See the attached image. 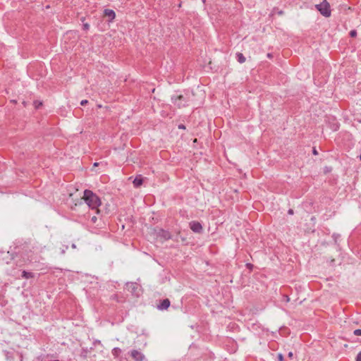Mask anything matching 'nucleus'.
I'll list each match as a JSON object with an SVG mask.
<instances>
[{
	"mask_svg": "<svg viewBox=\"0 0 361 361\" xmlns=\"http://www.w3.org/2000/svg\"><path fill=\"white\" fill-rule=\"evenodd\" d=\"M316 8L323 16L329 17L331 16L330 4L326 0H324L319 4H317Z\"/></svg>",
	"mask_w": 361,
	"mask_h": 361,
	"instance_id": "nucleus-3",
	"label": "nucleus"
},
{
	"mask_svg": "<svg viewBox=\"0 0 361 361\" xmlns=\"http://www.w3.org/2000/svg\"><path fill=\"white\" fill-rule=\"evenodd\" d=\"M353 334L355 336H361V329H355L354 331Z\"/></svg>",
	"mask_w": 361,
	"mask_h": 361,
	"instance_id": "nucleus-15",
	"label": "nucleus"
},
{
	"mask_svg": "<svg viewBox=\"0 0 361 361\" xmlns=\"http://www.w3.org/2000/svg\"><path fill=\"white\" fill-rule=\"evenodd\" d=\"M272 56H273L272 54H271V53L267 54V57L271 58Z\"/></svg>",
	"mask_w": 361,
	"mask_h": 361,
	"instance_id": "nucleus-26",
	"label": "nucleus"
},
{
	"mask_svg": "<svg viewBox=\"0 0 361 361\" xmlns=\"http://www.w3.org/2000/svg\"><path fill=\"white\" fill-rule=\"evenodd\" d=\"M293 352H289V353H288V357L289 358H292V357H293Z\"/></svg>",
	"mask_w": 361,
	"mask_h": 361,
	"instance_id": "nucleus-23",
	"label": "nucleus"
},
{
	"mask_svg": "<svg viewBox=\"0 0 361 361\" xmlns=\"http://www.w3.org/2000/svg\"><path fill=\"white\" fill-rule=\"evenodd\" d=\"M247 265L248 266V267H252V265L251 264H247Z\"/></svg>",
	"mask_w": 361,
	"mask_h": 361,
	"instance_id": "nucleus-28",
	"label": "nucleus"
},
{
	"mask_svg": "<svg viewBox=\"0 0 361 361\" xmlns=\"http://www.w3.org/2000/svg\"><path fill=\"white\" fill-rule=\"evenodd\" d=\"M128 354L134 360V361H144L145 360V355L138 350H132Z\"/></svg>",
	"mask_w": 361,
	"mask_h": 361,
	"instance_id": "nucleus-4",
	"label": "nucleus"
},
{
	"mask_svg": "<svg viewBox=\"0 0 361 361\" xmlns=\"http://www.w3.org/2000/svg\"><path fill=\"white\" fill-rule=\"evenodd\" d=\"M190 94L186 92L184 94H173L171 97L172 103L178 108H182L189 104Z\"/></svg>",
	"mask_w": 361,
	"mask_h": 361,
	"instance_id": "nucleus-2",
	"label": "nucleus"
},
{
	"mask_svg": "<svg viewBox=\"0 0 361 361\" xmlns=\"http://www.w3.org/2000/svg\"><path fill=\"white\" fill-rule=\"evenodd\" d=\"M35 276V274L32 272L27 271H23L22 272V277L24 279H31Z\"/></svg>",
	"mask_w": 361,
	"mask_h": 361,
	"instance_id": "nucleus-11",
	"label": "nucleus"
},
{
	"mask_svg": "<svg viewBox=\"0 0 361 361\" xmlns=\"http://www.w3.org/2000/svg\"><path fill=\"white\" fill-rule=\"evenodd\" d=\"M332 237L334 239L335 243H336L337 242V239L340 237V235L334 233Z\"/></svg>",
	"mask_w": 361,
	"mask_h": 361,
	"instance_id": "nucleus-18",
	"label": "nucleus"
},
{
	"mask_svg": "<svg viewBox=\"0 0 361 361\" xmlns=\"http://www.w3.org/2000/svg\"><path fill=\"white\" fill-rule=\"evenodd\" d=\"M171 302L168 298L164 299L161 300L159 305H158L157 308L160 310H167L170 306Z\"/></svg>",
	"mask_w": 361,
	"mask_h": 361,
	"instance_id": "nucleus-7",
	"label": "nucleus"
},
{
	"mask_svg": "<svg viewBox=\"0 0 361 361\" xmlns=\"http://www.w3.org/2000/svg\"><path fill=\"white\" fill-rule=\"evenodd\" d=\"M356 361H361V351L357 354Z\"/></svg>",
	"mask_w": 361,
	"mask_h": 361,
	"instance_id": "nucleus-20",
	"label": "nucleus"
},
{
	"mask_svg": "<svg viewBox=\"0 0 361 361\" xmlns=\"http://www.w3.org/2000/svg\"><path fill=\"white\" fill-rule=\"evenodd\" d=\"M350 36L351 37H354L355 36H357V31L355 30H352L350 32Z\"/></svg>",
	"mask_w": 361,
	"mask_h": 361,
	"instance_id": "nucleus-14",
	"label": "nucleus"
},
{
	"mask_svg": "<svg viewBox=\"0 0 361 361\" xmlns=\"http://www.w3.org/2000/svg\"><path fill=\"white\" fill-rule=\"evenodd\" d=\"M35 105V108L36 109H38L40 106L42 105V103L41 102H38V101H35L34 102Z\"/></svg>",
	"mask_w": 361,
	"mask_h": 361,
	"instance_id": "nucleus-16",
	"label": "nucleus"
},
{
	"mask_svg": "<svg viewBox=\"0 0 361 361\" xmlns=\"http://www.w3.org/2000/svg\"><path fill=\"white\" fill-rule=\"evenodd\" d=\"M85 202L91 209H95L99 213L98 207L101 205L100 198L90 190H85L82 197Z\"/></svg>",
	"mask_w": 361,
	"mask_h": 361,
	"instance_id": "nucleus-1",
	"label": "nucleus"
},
{
	"mask_svg": "<svg viewBox=\"0 0 361 361\" xmlns=\"http://www.w3.org/2000/svg\"><path fill=\"white\" fill-rule=\"evenodd\" d=\"M97 219L95 216H92V219L91 221L93 222V223H95L97 221Z\"/></svg>",
	"mask_w": 361,
	"mask_h": 361,
	"instance_id": "nucleus-22",
	"label": "nucleus"
},
{
	"mask_svg": "<svg viewBox=\"0 0 361 361\" xmlns=\"http://www.w3.org/2000/svg\"><path fill=\"white\" fill-rule=\"evenodd\" d=\"M288 214H293V210L292 209H288Z\"/></svg>",
	"mask_w": 361,
	"mask_h": 361,
	"instance_id": "nucleus-25",
	"label": "nucleus"
},
{
	"mask_svg": "<svg viewBox=\"0 0 361 361\" xmlns=\"http://www.w3.org/2000/svg\"><path fill=\"white\" fill-rule=\"evenodd\" d=\"M74 35V33L73 32H68L66 33V35L68 36V37H71V35Z\"/></svg>",
	"mask_w": 361,
	"mask_h": 361,
	"instance_id": "nucleus-24",
	"label": "nucleus"
},
{
	"mask_svg": "<svg viewBox=\"0 0 361 361\" xmlns=\"http://www.w3.org/2000/svg\"><path fill=\"white\" fill-rule=\"evenodd\" d=\"M121 352H122V350L121 348L116 347V348H113L111 353H112L113 356L114 357V358H118L120 356Z\"/></svg>",
	"mask_w": 361,
	"mask_h": 361,
	"instance_id": "nucleus-10",
	"label": "nucleus"
},
{
	"mask_svg": "<svg viewBox=\"0 0 361 361\" xmlns=\"http://www.w3.org/2000/svg\"><path fill=\"white\" fill-rule=\"evenodd\" d=\"M81 21L82 22V30L87 31L90 29V25L87 23H85V18H82Z\"/></svg>",
	"mask_w": 361,
	"mask_h": 361,
	"instance_id": "nucleus-13",
	"label": "nucleus"
},
{
	"mask_svg": "<svg viewBox=\"0 0 361 361\" xmlns=\"http://www.w3.org/2000/svg\"><path fill=\"white\" fill-rule=\"evenodd\" d=\"M235 55H236L237 61L240 63H243L245 61V57L243 56V54L242 53L238 52V53H236Z\"/></svg>",
	"mask_w": 361,
	"mask_h": 361,
	"instance_id": "nucleus-12",
	"label": "nucleus"
},
{
	"mask_svg": "<svg viewBox=\"0 0 361 361\" xmlns=\"http://www.w3.org/2000/svg\"><path fill=\"white\" fill-rule=\"evenodd\" d=\"M313 154H317V152L315 149H313Z\"/></svg>",
	"mask_w": 361,
	"mask_h": 361,
	"instance_id": "nucleus-27",
	"label": "nucleus"
},
{
	"mask_svg": "<svg viewBox=\"0 0 361 361\" xmlns=\"http://www.w3.org/2000/svg\"><path fill=\"white\" fill-rule=\"evenodd\" d=\"M104 14L109 18V21H112L116 18V13L111 9H104Z\"/></svg>",
	"mask_w": 361,
	"mask_h": 361,
	"instance_id": "nucleus-8",
	"label": "nucleus"
},
{
	"mask_svg": "<svg viewBox=\"0 0 361 361\" xmlns=\"http://www.w3.org/2000/svg\"><path fill=\"white\" fill-rule=\"evenodd\" d=\"M190 228L193 232L197 233H201L203 230L202 224L196 221H192L190 223Z\"/></svg>",
	"mask_w": 361,
	"mask_h": 361,
	"instance_id": "nucleus-6",
	"label": "nucleus"
},
{
	"mask_svg": "<svg viewBox=\"0 0 361 361\" xmlns=\"http://www.w3.org/2000/svg\"><path fill=\"white\" fill-rule=\"evenodd\" d=\"M157 236L163 240H168L171 238V233L169 231H166L163 228H159L157 230Z\"/></svg>",
	"mask_w": 361,
	"mask_h": 361,
	"instance_id": "nucleus-5",
	"label": "nucleus"
},
{
	"mask_svg": "<svg viewBox=\"0 0 361 361\" xmlns=\"http://www.w3.org/2000/svg\"><path fill=\"white\" fill-rule=\"evenodd\" d=\"M87 103H88V100H87V99H83V100H82V101L80 102V104H81L82 106L86 105Z\"/></svg>",
	"mask_w": 361,
	"mask_h": 361,
	"instance_id": "nucleus-19",
	"label": "nucleus"
},
{
	"mask_svg": "<svg viewBox=\"0 0 361 361\" xmlns=\"http://www.w3.org/2000/svg\"><path fill=\"white\" fill-rule=\"evenodd\" d=\"M135 188H139L143 183V178L141 175L137 176L133 181Z\"/></svg>",
	"mask_w": 361,
	"mask_h": 361,
	"instance_id": "nucleus-9",
	"label": "nucleus"
},
{
	"mask_svg": "<svg viewBox=\"0 0 361 361\" xmlns=\"http://www.w3.org/2000/svg\"><path fill=\"white\" fill-rule=\"evenodd\" d=\"M178 128L184 130V129H185V126L183 124H180V125H178Z\"/></svg>",
	"mask_w": 361,
	"mask_h": 361,
	"instance_id": "nucleus-21",
	"label": "nucleus"
},
{
	"mask_svg": "<svg viewBox=\"0 0 361 361\" xmlns=\"http://www.w3.org/2000/svg\"><path fill=\"white\" fill-rule=\"evenodd\" d=\"M278 361H283V355L281 353H279L277 355Z\"/></svg>",
	"mask_w": 361,
	"mask_h": 361,
	"instance_id": "nucleus-17",
	"label": "nucleus"
},
{
	"mask_svg": "<svg viewBox=\"0 0 361 361\" xmlns=\"http://www.w3.org/2000/svg\"><path fill=\"white\" fill-rule=\"evenodd\" d=\"M360 161H361V154L360 155Z\"/></svg>",
	"mask_w": 361,
	"mask_h": 361,
	"instance_id": "nucleus-29",
	"label": "nucleus"
}]
</instances>
